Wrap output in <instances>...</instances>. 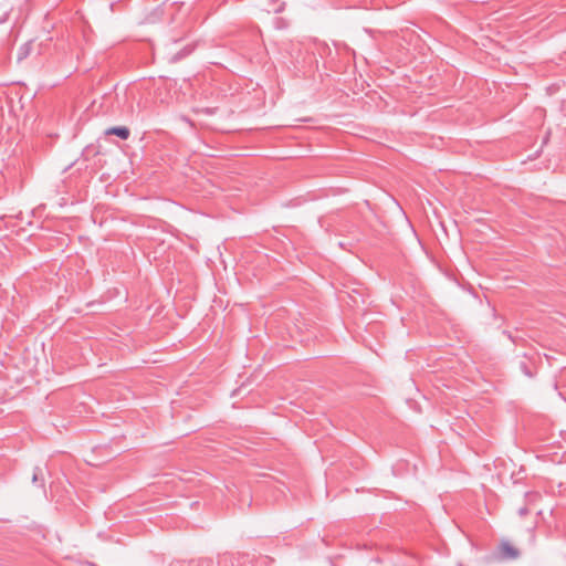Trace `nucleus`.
Here are the masks:
<instances>
[{
	"label": "nucleus",
	"instance_id": "423d86ee",
	"mask_svg": "<svg viewBox=\"0 0 566 566\" xmlns=\"http://www.w3.org/2000/svg\"><path fill=\"white\" fill-rule=\"evenodd\" d=\"M458 566H463L462 564H459Z\"/></svg>",
	"mask_w": 566,
	"mask_h": 566
},
{
	"label": "nucleus",
	"instance_id": "20e7f679",
	"mask_svg": "<svg viewBox=\"0 0 566 566\" xmlns=\"http://www.w3.org/2000/svg\"><path fill=\"white\" fill-rule=\"evenodd\" d=\"M530 513L528 509L526 506H523L518 510V515L520 516H526L527 514Z\"/></svg>",
	"mask_w": 566,
	"mask_h": 566
},
{
	"label": "nucleus",
	"instance_id": "39448f33",
	"mask_svg": "<svg viewBox=\"0 0 566 566\" xmlns=\"http://www.w3.org/2000/svg\"><path fill=\"white\" fill-rule=\"evenodd\" d=\"M284 7H285V3H284V2H282V3H280V4L277 6V8H275L273 11H274L275 13H281V12L284 10Z\"/></svg>",
	"mask_w": 566,
	"mask_h": 566
},
{
	"label": "nucleus",
	"instance_id": "f257e3e1",
	"mask_svg": "<svg viewBox=\"0 0 566 566\" xmlns=\"http://www.w3.org/2000/svg\"><path fill=\"white\" fill-rule=\"evenodd\" d=\"M499 552L504 559H516L520 556V551L506 541L499 545Z\"/></svg>",
	"mask_w": 566,
	"mask_h": 566
},
{
	"label": "nucleus",
	"instance_id": "7ed1b4c3",
	"mask_svg": "<svg viewBox=\"0 0 566 566\" xmlns=\"http://www.w3.org/2000/svg\"><path fill=\"white\" fill-rule=\"evenodd\" d=\"M40 475H41V469L35 468L34 472H33V476H32V482L38 483L40 481ZM41 482H43L42 478H41Z\"/></svg>",
	"mask_w": 566,
	"mask_h": 566
},
{
	"label": "nucleus",
	"instance_id": "f03ea898",
	"mask_svg": "<svg viewBox=\"0 0 566 566\" xmlns=\"http://www.w3.org/2000/svg\"><path fill=\"white\" fill-rule=\"evenodd\" d=\"M105 134L106 135H115V136L119 137L120 139L126 140L130 135V130L126 126H114V127L106 129Z\"/></svg>",
	"mask_w": 566,
	"mask_h": 566
}]
</instances>
